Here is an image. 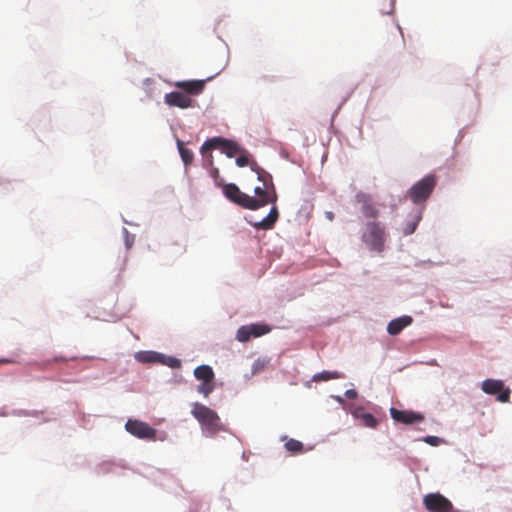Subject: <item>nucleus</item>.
Wrapping results in <instances>:
<instances>
[{
  "label": "nucleus",
  "instance_id": "1",
  "mask_svg": "<svg viewBox=\"0 0 512 512\" xmlns=\"http://www.w3.org/2000/svg\"><path fill=\"white\" fill-rule=\"evenodd\" d=\"M191 414L200 423L203 430L209 436H214L218 432L224 430L218 414L204 404L195 402L192 405Z\"/></svg>",
  "mask_w": 512,
  "mask_h": 512
},
{
  "label": "nucleus",
  "instance_id": "2",
  "mask_svg": "<svg viewBox=\"0 0 512 512\" xmlns=\"http://www.w3.org/2000/svg\"><path fill=\"white\" fill-rule=\"evenodd\" d=\"M362 241L370 250L381 252L385 243V229L380 222H368L362 233Z\"/></svg>",
  "mask_w": 512,
  "mask_h": 512
},
{
  "label": "nucleus",
  "instance_id": "3",
  "mask_svg": "<svg viewBox=\"0 0 512 512\" xmlns=\"http://www.w3.org/2000/svg\"><path fill=\"white\" fill-rule=\"evenodd\" d=\"M436 186V177L427 175L417 183H415L407 192L408 197L413 203H421L426 201Z\"/></svg>",
  "mask_w": 512,
  "mask_h": 512
},
{
  "label": "nucleus",
  "instance_id": "4",
  "mask_svg": "<svg viewBox=\"0 0 512 512\" xmlns=\"http://www.w3.org/2000/svg\"><path fill=\"white\" fill-rule=\"evenodd\" d=\"M194 376L201 381V384L197 387V392L204 397H208L215 389L213 369L209 365H200L194 369Z\"/></svg>",
  "mask_w": 512,
  "mask_h": 512
},
{
  "label": "nucleus",
  "instance_id": "5",
  "mask_svg": "<svg viewBox=\"0 0 512 512\" xmlns=\"http://www.w3.org/2000/svg\"><path fill=\"white\" fill-rule=\"evenodd\" d=\"M211 149H221V151L229 158H232L237 153L242 152V149L236 142L221 137H214L206 140L201 146V153L204 154L206 151H210Z\"/></svg>",
  "mask_w": 512,
  "mask_h": 512
},
{
  "label": "nucleus",
  "instance_id": "6",
  "mask_svg": "<svg viewBox=\"0 0 512 512\" xmlns=\"http://www.w3.org/2000/svg\"><path fill=\"white\" fill-rule=\"evenodd\" d=\"M423 505L429 512H454L452 502L439 492L425 495Z\"/></svg>",
  "mask_w": 512,
  "mask_h": 512
},
{
  "label": "nucleus",
  "instance_id": "7",
  "mask_svg": "<svg viewBox=\"0 0 512 512\" xmlns=\"http://www.w3.org/2000/svg\"><path fill=\"white\" fill-rule=\"evenodd\" d=\"M222 189L225 197L228 198L231 202L245 209H248V207H256L254 197L241 192L236 184H224Z\"/></svg>",
  "mask_w": 512,
  "mask_h": 512
},
{
  "label": "nucleus",
  "instance_id": "8",
  "mask_svg": "<svg viewBox=\"0 0 512 512\" xmlns=\"http://www.w3.org/2000/svg\"><path fill=\"white\" fill-rule=\"evenodd\" d=\"M125 429L131 435L140 439L155 440L156 438V430L140 420L129 419L125 424Z\"/></svg>",
  "mask_w": 512,
  "mask_h": 512
},
{
  "label": "nucleus",
  "instance_id": "9",
  "mask_svg": "<svg viewBox=\"0 0 512 512\" xmlns=\"http://www.w3.org/2000/svg\"><path fill=\"white\" fill-rule=\"evenodd\" d=\"M482 391L489 395H497V400L505 403L509 401L510 389L504 388V383L497 379H486L482 382Z\"/></svg>",
  "mask_w": 512,
  "mask_h": 512
},
{
  "label": "nucleus",
  "instance_id": "10",
  "mask_svg": "<svg viewBox=\"0 0 512 512\" xmlns=\"http://www.w3.org/2000/svg\"><path fill=\"white\" fill-rule=\"evenodd\" d=\"M254 193L257 197H254V201L256 202V207H248L250 210H257L261 207L266 206L267 204H275L277 201V193L275 191V188H271V186H268L266 188L263 187H256L254 189Z\"/></svg>",
  "mask_w": 512,
  "mask_h": 512
},
{
  "label": "nucleus",
  "instance_id": "11",
  "mask_svg": "<svg viewBox=\"0 0 512 512\" xmlns=\"http://www.w3.org/2000/svg\"><path fill=\"white\" fill-rule=\"evenodd\" d=\"M164 102L171 107L186 109L194 106L195 101L185 93L173 91L165 94Z\"/></svg>",
  "mask_w": 512,
  "mask_h": 512
},
{
  "label": "nucleus",
  "instance_id": "12",
  "mask_svg": "<svg viewBox=\"0 0 512 512\" xmlns=\"http://www.w3.org/2000/svg\"><path fill=\"white\" fill-rule=\"evenodd\" d=\"M390 415L394 421L406 425L420 423L424 420V415L419 412L398 410L394 407L390 408Z\"/></svg>",
  "mask_w": 512,
  "mask_h": 512
},
{
  "label": "nucleus",
  "instance_id": "13",
  "mask_svg": "<svg viewBox=\"0 0 512 512\" xmlns=\"http://www.w3.org/2000/svg\"><path fill=\"white\" fill-rule=\"evenodd\" d=\"M205 83V80H186L177 81L174 85L188 96H197L203 92Z\"/></svg>",
  "mask_w": 512,
  "mask_h": 512
},
{
  "label": "nucleus",
  "instance_id": "14",
  "mask_svg": "<svg viewBox=\"0 0 512 512\" xmlns=\"http://www.w3.org/2000/svg\"><path fill=\"white\" fill-rule=\"evenodd\" d=\"M358 202L362 204V213L367 218H377L379 216V209L373 203L369 196L367 195H358Z\"/></svg>",
  "mask_w": 512,
  "mask_h": 512
},
{
  "label": "nucleus",
  "instance_id": "15",
  "mask_svg": "<svg viewBox=\"0 0 512 512\" xmlns=\"http://www.w3.org/2000/svg\"><path fill=\"white\" fill-rule=\"evenodd\" d=\"M412 321V317L407 315L393 319L388 323L387 332L393 336L398 335L405 327L409 326Z\"/></svg>",
  "mask_w": 512,
  "mask_h": 512
},
{
  "label": "nucleus",
  "instance_id": "16",
  "mask_svg": "<svg viewBox=\"0 0 512 512\" xmlns=\"http://www.w3.org/2000/svg\"><path fill=\"white\" fill-rule=\"evenodd\" d=\"M279 212L277 207L273 206L269 214L259 222L252 223V226L258 230H269L272 229L278 220Z\"/></svg>",
  "mask_w": 512,
  "mask_h": 512
},
{
  "label": "nucleus",
  "instance_id": "17",
  "mask_svg": "<svg viewBox=\"0 0 512 512\" xmlns=\"http://www.w3.org/2000/svg\"><path fill=\"white\" fill-rule=\"evenodd\" d=\"M353 416L361 420L362 425L365 427L375 428L378 425L377 419L371 413L364 412L362 408L355 409Z\"/></svg>",
  "mask_w": 512,
  "mask_h": 512
},
{
  "label": "nucleus",
  "instance_id": "18",
  "mask_svg": "<svg viewBox=\"0 0 512 512\" xmlns=\"http://www.w3.org/2000/svg\"><path fill=\"white\" fill-rule=\"evenodd\" d=\"M250 167L251 170L257 174V178L260 182L263 183V186H265L266 188H268V186H271V188H275L272 181V176L268 172H266L263 168L259 167L255 162H253L250 165Z\"/></svg>",
  "mask_w": 512,
  "mask_h": 512
},
{
  "label": "nucleus",
  "instance_id": "19",
  "mask_svg": "<svg viewBox=\"0 0 512 512\" xmlns=\"http://www.w3.org/2000/svg\"><path fill=\"white\" fill-rule=\"evenodd\" d=\"M160 358H163V355L155 352H140L136 355V359L141 363L159 362Z\"/></svg>",
  "mask_w": 512,
  "mask_h": 512
},
{
  "label": "nucleus",
  "instance_id": "20",
  "mask_svg": "<svg viewBox=\"0 0 512 512\" xmlns=\"http://www.w3.org/2000/svg\"><path fill=\"white\" fill-rule=\"evenodd\" d=\"M177 145L182 161L186 166L190 165L194 159L193 152L190 149L186 148L183 142H181L180 140H178Z\"/></svg>",
  "mask_w": 512,
  "mask_h": 512
},
{
  "label": "nucleus",
  "instance_id": "21",
  "mask_svg": "<svg viewBox=\"0 0 512 512\" xmlns=\"http://www.w3.org/2000/svg\"><path fill=\"white\" fill-rule=\"evenodd\" d=\"M340 378H343V375L337 371H333V372L323 371V372L315 374L313 376V380L316 382L328 381V380L340 379Z\"/></svg>",
  "mask_w": 512,
  "mask_h": 512
},
{
  "label": "nucleus",
  "instance_id": "22",
  "mask_svg": "<svg viewBox=\"0 0 512 512\" xmlns=\"http://www.w3.org/2000/svg\"><path fill=\"white\" fill-rule=\"evenodd\" d=\"M249 330L251 337H260L270 332V327L266 324H250Z\"/></svg>",
  "mask_w": 512,
  "mask_h": 512
},
{
  "label": "nucleus",
  "instance_id": "23",
  "mask_svg": "<svg viewBox=\"0 0 512 512\" xmlns=\"http://www.w3.org/2000/svg\"><path fill=\"white\" fill-rule=\"evenodd\" d=\"M285 448L287 451L297 454L303 451V444L302 442L291 438L285 442Z\"/></svg>",
  "mask_w": 512,
  "mask_h": 512
},
{
  "label": "nucleus",
  "instance_id": "24",
  "mask_svg": "<svg viewBox=\"0 0 512 512\" xmlns=\"http://www.w3.org/2000/svg\"><path fill=\"white\" fill-rule=\"evenodd\" d=\"M251 334L249 330V325L241 326L236 333V339L239 342H247L251 339Z\"/></svg>",
  "mask_w": 512,
  "mask_h": 512
},
{
  "label": "nucleus",
  "instance_id": "25",
  "mask_svg": "<svg viewBox=\"0 0 512 512\" xmlns=\"http://www.w3.org/2000/svg\"><path fill=\"white\" fill-rule=\"evenodd\" d=\"M160 363L166 364L171 368H179L181 366V361L174 357H165L160 358Z\"/></svg>",
  "mask_w": 512,
  "mask_h": 512
},
{
  "label": "nucleus",
  "instance_id": "26",
  "mask_svg": "<svg viewBox=\"0 0 512 512\" xmlns=\"http://www.w3.org/2000/svg\"><path fill=\"white\" fill-rule=\"evenodd\" d=\"M210 176L214 179L216 186L223 187L224 184H222V179H220V173L218 168L212 167L210 169Z\"/></svg>",
  "mask_w": 512,
  "mask_h": 512
},
{
  "label": "nucleus",
  "instance_id": "27",
  "mask_svg": "<svg viewBox=\"0 0 512 512\" xmlns=\"http://www.w3.org/2000/svg\"><path fill=\"white\" fill-rule=\"evenodd\" d=\"M203 157H204V167L206 168H212L213 167V156L211 153H208V151H206L204 154H202Z\"/></svg>",
  "mask_w": 512,
  "mask_h": 512
},
{
  "label": "nucleus",
  "instance_id": "28",
  "mask_svg": "<svg viewBox=\"0 0 512 512\" xmlns=\"http://www.w3.org/2000/svg\"><path fill=\"white\" fill-rule=\"evenodd\" d=\"M236 164L237 166L239 167H245L249 164V158L247 155H241L239 157H237L236 159Z\"/></svg>",
  "mask_w": 512,
  "mask_h": 512
},
{
  "label": "nucleus",
  "instance_id": "29",
  "mask_svg": "<svg viewBox=\"0 0 512 512\" xmlns=\"http://www.w3.org/2000/svg\"><path fill=\"white\" fill-rule=\"evenodd\" d=\"M419 220H420V217H417L416 221H415V222H413L412 224H410V225L405 229L404 233H405L406 235H408V234H412V233L415 231L416 226H417V223H418V221H419Z\"/></svg>",
  "mask_w": 512,
  "mask_h": 512
},
{
  "label": "nucleus",
  "instance_id": "30",
  "mask_svg": "<svg viewBox=\"0 0 512 512\" xmlns=\"http://www.w3.org/2000/svg\"><path fill=\"white\" fill-rule=\"evenodd\" d=\"M438 438L435 436H427L424 441L430 445H436Z\"/></svg>",
  "mask_w": 512,
  "mask_h": 512
},
{
  "label": "nucleus",
  "instance_id": "31",
  "mask_svg": "<svg viewBox=\"0 0 512 512\" xmlns=\"http://www.w3.org/2000/svg\"><path fill=\"white\" fill-rule=\"evenodd\" d=\"M345 394L349 399H353L357 396V392L355 390H347Z\"/></svg>",
  "mask_w": 512,
  "mask_h": 512
},
{
  "label": "nucleus",
  "instance_id": "32",
  "mask_svg": "<svg viewBox=\"0 0 512 512\" xmlns=\"http://www.w3.org/2000/svg\"><path fill=\"white\" fill-rule=\"evenodd\" d=\"M13 362H14L13 360L8 359V358H0V363H3V364L13 363Z\"/></svg>",
  "mask_w": 512,
  "mask_h": 512
},
{
  "label": "nucleus",
  "instance_id": "33",
  "mask_svg": "<svg viewBox=\"0 0 512 512\" xmlns=\"http://www.w3.org/2000/svg\"><path fill=\"white\" fill-rule=\"evenodd\" d=\"M54 361H55V362H66V361H67V359H66V358H64V357H55V358H54Z\"/></svg>",
  "mask_w": 512,
  "mask_h": 512
},
{
  "label": "nucleus",
  "instance_id": "34",
  "mask_svg": "<svg viewBox=\"0 0 512 512\" xmlns=\"http://www.w3.org/2000/svg\"><path fill=\"white\" fill-rule=\"evenodd\" d=\"M326 216H327V218H328L329 220H331V221L334 219V214H333V212H327V213H326Z\"/></svg>",
  "mask_w": 512,
  "mask_h": 512
}]
</instances>
